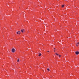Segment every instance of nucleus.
Returning <instances> with one entry per match:
<instances>
[{
	"label": "nucleus",
	"mask_w": 79,
	"mask_h": 79,
	"mask_svg": "<svg viewBox=\"0 0 79 79\" xmlns=\"http://www.w3.org/2000/svg\"><path fill=\"white\" fill-rule=\"evenodd\" d=\"M15 50H16L15 49H14V48L12 49V52H13V53H14V52H15Z\"/></svg>",
	"instance_id": "obj_1"
},
{
	"label": "nucleus",
	"mask_w": 79,
	"mask_h": 79,
	"mask_svg": "<svg viewBox=\"0 0 79 79\" xmlns=\"http://www.w3.org/2000/svg\"><path fill=\"white\" fill-rule=\"evenodd\" d=\"M21 31L23 33V32H24V29H23V30H21Z\"/></svg>",
	"instance_id": "obj_2"
},
{
	"label": "nucleus",
	"mask_w": 79,
	"mask_h": 79,
	"mask_svg": "<svg viewBox=\"0 0 79 79\" xmlns=\"http://www.w3.org/2000/svg\"><path fill=\"white\" fill-rule=\"evenodd\" d=\"M75 53L77 55H78V54H79V52H78L77 51V52H76Z\"/></svg>",
	"instance_id": "obj_3"
},
{
	"label": "nucleus",
	"mask_w": 79,
	"mask_h": 79,
	"mask_svg": "<svg viewBox=\"0 0 79 79\" xmlns=\"http://www.w3.org/2000/svg\"><path fill=\"white\" fill-rule=\"evenodd\" d=\"M41 56V53H40L39 54V56Z\"/></svg>",
	"instance_id": "obj_4"
},
{
	"label": "nucleus",
	"mask_w": 79,
	"mask_h": 79,
	"mask_svg": "<svg viewBox=\"0 0 79 79\" xmlns=\"http://www.w3.org/2000/svg\"><path fill=\"white\" fill-rule=\"evenodd\" d=\"M64 5H62V8H63V7H64Z\"/></svg>",
	"instance_id": "obj_5"
},
{
	"label": "nucleus",
	"mask_w": 79,
	"mask_h": 79,
	"mask_svg": "<svg viewBox=\"0 0 79 79\" xmlns=\"http://www.w3.org/2000/svg\"><path fill=\"white\" fill-rule=\"evenodd\" d=\"M47 70L48 71H50V69H47Z\"/></svg>",
	"instance_id": "obj_6"
},
{
	"label": "nucleus",
	"mask_w": 79,
	"mask_h": 79,
	"mask_svg": "<svg viewBox=\"0 0 79 79\" xmlns=\"http://www.w3.org/2000/svg\"><path fill=\"white\" fill-rule=\"evenodd\" d=\"M56 55H57V56L59 55V54H58L57 53H56Z\"/></svg>",
	"instance_id": "obj_7"
},
{
	"label": "nucleus",
	"mask_w": 79,
	"mask_h": 79,
	"mask_svg": "<svg viewBox=\"0 0 79 79\" xmlns=\"http://www.w3.org/2000/svg\"><path fill=\"white\" fill-rule=\"evenodd\" d=\"M19 60L18 59V60H17V62H19Z\"/></svg>",
	"instance_id": "obj_8"
},
{
	"label": "nucleus",
	"mask_w": 79,
	"mask_h": 79,
	"mask_svg": "<svg viewBox=\"0 0 79 79\" xmlns=\"http://www.w3.org/2000/svg\"><path fill=\"white\" fill-rule=\"evenodd\" d=\"M19 32H18H18H17V34H18L19 33Z\"/></svg>",
	"instance_id": "obj_9"
},
{
	"label": "nucleus",
	"mask_w": 79,
	"mask_h": 79,
	"mask_svg": "<svg viewBox=\"0 0 79 79\" xmlns=\"http://www.w3.org/2000/svg\"><path fill=\"white\" fill-rule=\"evenodd\" d=\"M76 45L77 47L78 46V44H77Z\"/></svg>",
	"instance_id": "obj_10"
},
{
	"label": "nucleus",
	"mask_w": 79,
	"mask_h": 79,
	"mask_svg": "<svg viewBox=\"0 0 79 79\" xmlns=\"http://www.w3.org/2000/svg\"><path fill=\"white\" fill-rule=\"evenodd\" d=\"M18 32H19V33H20V32H21V31H18Z\"/></svg>",
	"instance_id": "obj_11"
},
{
	"label": "nucleus",
	"mask_w": 79,
	"mask_h": 79,
	"mask_svg": "<svg viewBox=\"0 0 79 79\" xmlns=\"http://www.w3.org/2000/svg\"><path fill=\"white\" fill-rule=\"evenodd\" d=\"M77 44L78 45L79 44V43H78Z\"/></svg>",
	"instance_id": "obj_12"
},
{
	"label": "nucleus",
	"mask_w": 79,
	"mask_h": 79,
	"mask_svg": "<svg viewBox=\"0 0 79 79\" xmlns=\"http://www.w3.org/2000/svg\"><path fill=\"white\" fill-rule=\"evenodd\" d=\"M61 55H59V57H60Z\"/></svg>",
	"instance_id": "obj_13"
},
{
	"label": "nucleus",
	"mask_w": 79,
	"mask_h": 79,
	"mask_svg": "<svg viewBox=\"0 0 79 79\" xmlns=\"http://www.w3.org/2000/svg\"><path fill=\"white\" fill-rule=\"evenodd\" d=\"M48 52H49V51H48Z\"/></svg>",
	"instance_id": "obj_14"
},
{
	"label": "nucleus",
	"mask_w": 79,
	"mask_h": 79,
	"mask_svg": "<svg viewBox=\"0 0 79 79\" xmlns=\"http://www.w3.org/2000/svg\"><path fill=\"white\" fill-rule=\"evenodd\" d=\"M54 50H55V48H54Z\"/></svg>",
	"instance_id": "obj_15"
},
{
	"label": "nucleus",
	"mask_w": 79,
	"mask_h": 79,
	"mask_svg": "<svg viewBox=\"0 0 79 79\" xmlns=\"http://www.w3.org/2000/svg\"><path fill=\"white\" fill-rule=\"evenodd\" d=\"M20 34V33H19V34Z\"/></svg>",
	"instance_id": "obj_16"
},
{
	"label": "nucleus",
	"mask_w": 79,
	"mask_h": 79,
	"mask_svg": "<svg viewBox=\"0 0 79 79\" xmlns=\"http://www.w3.org/2000/svg\"><path fill=\"white\" fill-rule=\"evenodd\" d=\"M54 52H55V51H54Z\"/></svg>",
	"instance_id": "obj_17"
}]
</instances>
